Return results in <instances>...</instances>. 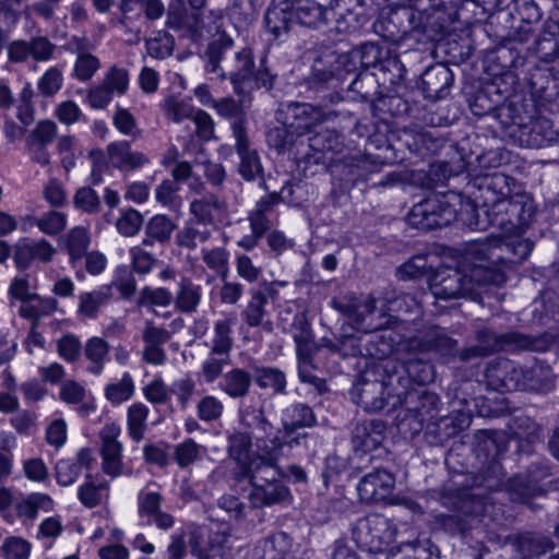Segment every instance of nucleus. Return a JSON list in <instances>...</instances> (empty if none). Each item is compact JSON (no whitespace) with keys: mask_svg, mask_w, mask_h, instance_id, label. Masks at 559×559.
<instances>
[{"mask_svg":"<svg viewBox=\"0 0 559 559\" xmlns=\"http://www.w3.org/2000/svg\"><path fill=\"white\" fill-rule=\"evenodd\" d=\"M384 302L386 312L414 314L416 317L421 313L420 304L409 294H396L395 290H386Z\"/></svg>","mask_w":559,"mask_h":559,"instance_id":"nucleus-54","label":"nucleus"},{"mask_svg":"<svg viewBox=\"0 0 559 559\" xmlns=\"http://www.w3.org/2000/svg\"><path fill=\"white\" fill-rule=\"evenodd\" d=\"M237 480L248 478L251 486L267 483H284V474L272 456L253 455L236 474Z\"/></svg>","mask_w":559,"mask_h":559,"instance_id":"nucleus-17","label":"nucleus"},{"mask_svg":"<svg viewBox=\"0 0 559 559\" xmlns=\"http://www.w3.org/2000/svg\"><path fill=\"white\" fill-rule=\"evenodd\" d=\"M511 181L513 179L502 173L478 175L468 182V193L484 209L511 197Z\"/></svg>","mask_w":559,"mask_h":559,"instance_id":"nucleus-10","label":"nucleus"},{"mask_svg":"<svg viewBox=\"0 0 559 559\" xmlns=\"http://www.w3.org/2000/svg\"><path fill=\"white\" fill-rule=\"evenodd\" d=\"M234 50V39L228 35L219 34L213 38L204 52L205 71L218 80H226V72Z\"/></svg>","mask_w":559,"mask_h":559,"instance_id":"nucleus-16","label":"nucleus"},{"mask_svg":"<svg viewBox=\"0 0 559 559\" xmlns=\"http://www.w3.org/2000/svg\"><path fill=\"white\" fill-rule=\"evenodd\" d=\"M479 201L464 198L461 193L449 191L433 195L415 204L407 214V223L420 230H432L449 226L459 221L469 229H486L487 217L480 218Z\"/></svg>","mask_w":559,"mask_h":559,"instance_id":"nucleus-2","label":"nucleus"},{"mask_svg":"<svg viewBox=\"0 0 559 559\" xmlns=\"http://www.w3.org/2000/svg\"><path fill=\"white\" fill-rule=\"evenodd\" d=\"M176 228V223L167 215H154L145 224V237L142 239V246L154 247L157 243L163 247L167 245Z\"/></svg>","mask_w":559,"mask_h":559,"instance_id":"nucleus-38","label":"nucleus"},{"mask_svg":"<svg viewBox=\"0 0 559 559\" xmlns=\"http://www.w3.org/2000/svg\"><path fill=\"white\" fill-rule=\"evenodd\" d=\"M552 344V337L547 334L533 336L518 331H509L500 334L499 352H546Z\"/></svg>","mask_w":559,"mask_h":559,"instance_id":"nucleus-32","label":"nucleus"},{"mask_svg":"<svg viewBox=\"0 0 559 559\" xmlns=\"http://www.w3.org/2000/svg\"><path fill=\"white\" fill-rule=\"evenodd\" d=\"M296 132L284 122L282 126L270 129L266 133V141L270 147L276 150L278 154L290 153L296 146V154L301 153L302 142H297Z\"/></svg>","mask_w":559,"mask_h":559,"instance_id":"nucleus-50","label":"nucleus"},{"mask_svg":"<svg viewBox=\"0 0 559 559\" xmlns=\"http://www.w3.org/2000/svg\"><path fill=\"white\" fill-rule=\"evenodd\" d=\"M284 123L298 135L310 131L313 127L324 122V114L308 103H288L281 111Z\"/></svg>","mask_w":559,"mask_h":559,"instance_id":"nucleus-18","label":"nucleus"},{"mask_svg":"<svg viewBox=\"0 0 559 559\" xmlns=\"http://www.w3.org/2000/svg\"><path fill=\"white\" fill-rule=\"evenodd\" d=\"M189 212L194 223L202 226L213 225L216 217L226 212V203L214 194L193 200L190 203Z\"/></svg>","mask_w":559,"mask_h":559,"instance_id":"nucleus-40","label":"nucleus"},{"mask_svg":"<svg viewBox=\"0 0 559 559\" xmlns=\"http://www.w3.org/2000/svg\"><path fill=\"white\" fill-rule=\"evenodd\" d=\"M254 68L252 49L249 47L235 48L226 72V80H230L236 95L247 97L249 74H252Z\"/></svg>","mask_w":559,"mask_h":559,"instance_id":"nucleus-20","label":"nucleus"},{"mask_svg":"<svg viewBox=\"0 0 559 559\" xmlns=\"http://www.w3.org/2000/svg\"><path fill=\"white\" fill-rule=\"evenodd\" d=\"M394 485L393 474L386 469L377 468L361 478L357 490L362 501L377 503L385 500L391 495Z\"/></svg>","mask_w":559,"mask_h":559,"instance_id":"nucleus-21","label":"nucleus"},{"mask_svg":"<svg viewBox=\"0 0 559 559\" xmlns=\"http://www.w3.org/2000/svg\"><path fill=\"white\" fill-rule=\"evenodd\" d=\"M548 469L546 467L538 472H534L528 477L518 475L507 480L506 490L509 492V497L513 502L526 503L537 489V481L548 476Z\"/></svg>","mask_w":559,"mask_h":559,"instance_id":"nucleus-41","label":"nucleus"},{"mask_svg":"<svg viewBox=\"0 0 559 559\" xmlns=\"http://www.w3.org/2000/svg\"><path fill=\"white\" fill-rule=\"evenodd\" d=\"M503 277L499 272L486 271L464 260L462 267L442 266L436 270L429 280V287L436 299L471 298L481 300V294L488 285L500 286Z\"/></svg>","mask_w":559,"mask_h":559,"instance_id":"nucleus-4","label":"nucleus"},{"mask_svg":"<svg viewBox=\"0 0 559 559\" xmlns=\"http://www.w3.org/2000/svg\"><path fill=\"white\" fill-rule=\"evenodd\" d=\"M236 152L239 156L238 173L247 181H253L258 178L263 179V167L258 152L250 148L247 134L242 133L240 126L235 128ZM264 183V180H262Z\"/></svg>","mask_w":559,"mask_h":559,"instance_id":"nucleus-25","label":"nucleus"},{"mask_svg":"<svg viewBox=\"0 0 559 559\" xmlns=\"http://www.w3.org/2000/svg\"><path fill=\"white\" fill-rule=\"evenodd\" d=\"M324 346L343 357L362 356L361 333L341 335L336 341H325Z\"/></svg>","mask_w":559,"mask_h":559,"instance_id":"nucleus-59","label":"nucleus"},{"mask_svg":"<svg viewBox=\"0 0 559 559\" xmlns=\"http://www.w3.org/2000/svg\"><path fill=\"white\" fill-rule=\"evenodd\" d=\"M266 304L267 300L264 292L251 290V298L241 312V317L247 325L250 328L262 325L266 331H272V322L264 321V317L266 316Z\"/></svg>","mask_w":559,"mask_h":559,"instance_id":"nucleus-48","label":"nucleus"},{"mask_svg":"<svg viewBox=\"0 0 559 559\" xmlns=\"http://www.w3.org/2000/svg\"><path fill=\"white\" fill-rule=\"evenodd\" d=\"M312 75V67L310 68V72L306 75L299 83L298 88L299 93L302 94L308 99L318 100L314 105L317 109H320L324 114V121L330 120L338 115V111L333 107L338 105L343 100V96L337 91H331L332 87L335 86V83L344 79V73L341 72L335 79L331 80L326 84H322L320 87L312 90L306 84L310 76Z\"/></svg>","mask_w":559,"mask_h":559,"instance_id":"nucleus-13","label":"nucleus"},{"mask_svg":"<svg viewBox=\"0 0 559 559\" xmlns=\"http://www.w3.org/2000/svg\"><path fill=\"white\" fill-rule=\"evenodd\" d=\"M211 237L212 231L209 227L190 221L177 231L175 242L180 249L194 251L200 245L206 243Z\"/></svg>","mask_w":559,"mask_h":559,"instance_id":"nucleus-46","label":"nucleus"},{"mask_svg":"<svg viewBox=\"0 0 559 559\" xmlns=\"http://www.w3.org/2000/svg\"><path fill=\"white\" fill-rule=\"evenodd\" d=\"M509 253L510 249L502 233L500 236H489L484 240L471 242L465 251V261L486 271L501 273L504 283L507 280L504 271L512 267Z\"/></svg>","mask_w":559,"mask_h":559,"instance_id":"nucleus-8","label":"nucleus"},{"mask_svg":"<svg viewBox=\"0 0 559 559\" xmlns=\"http://www.w3.org/2000/svg\"><path fill=\"white\" fill-rule=\"evenodd\" d=\"M381 48L373 43L362 44L358 49L347 53H338L332 49H324L313 59L312 75L306 82L312 90L322 84L329 83L343 72L349 74L357 69V64L364 70L380 67L386 70L391 66L402 70V64L396 59L381 61Z\"/></svg>","mask_w":559,"mask_h":559,"instance_id":"nucleus-3","label":"nucleus"},{"mask_svg":"<svg viewBox=\"0 0 559 559\" xmlns=\"http://www.w3.org/2000/svg\"><path fill=\"white\" fill-rule=\"evenodd\" d=\"M399 374L403 377L402 384H396L400 390H409L411 381L425 385L433 382L436 377L435 366L429 360L419 357L406 359L403 364L399 362Z\"/></svg>","mask_w":559,"mask_h":559,"instance_id":"nucleus-34","label":"nucleus"},{"mask_svg":"<svg viewBox=\"0 0 559 559\" xmlns=\"http://www.w3.org/2000/svg\"><path fill=\"white\" fill-rule=\"evenodd\" d=\"M481 212L487 217V227H497L506 234L523 231L535 214L533 201L525 194L511 195L481 209Z\"/></svg>","mask_w":559,"mask_h":559,"instance_id":"nucleus-6","label":"nucleus"},{"mask_svg":"<svg viewBox=\"0 0 559 559\" xmlns=\"http://www.w3.org/2000/svg\"><path fill=\"white\" fill-rule=\"evenodd\" d=\"M523 231H513L504 234L507 245L510 249V260H512V266L522 263L531 254L534 242L528 238L522 237Z\"/></svg>","mask_w":559,"mask_h":559,"instance_id":"nucleus-63","label":"nucleus"},{"mask_svg":"<svg viewBox=\"0 0 559 559\" xmlns=\"http://www.w3.org/2000/svg\"><path fill=\"white\" fill-rule=\"evenodd\" d=\"M56 45L45 36L32 37L29 41L14 40L8 46L9 60L15 63L26 62L32 57L37 62L52 58Z\"/></svg>","mask_w":559,"mask_h":559,"instance_id":"nucleus-19","label":"nucleus"},{"mask_svg":"<svg viewBox=\"0 0 559 559\" xmlns=\"http://www.w3.org/2000/svg\"><path fill=\"white\" fill-rule=\"evenodd\" d=\"M174 300L177 310L180 312H195L201 301V286L194 284L188 277H182L178 283V289Z\"/></svg>","mask_w":559,"mask_h":559,"instance_id":"nucleus-53","label":"nucleus"},{"mask_svg":"<svg viewBox=\"0 0 559 559\" xmlns=\"http://www.w3.org/2000/svg\"><path fill=\"white\" fill-rule=\"evenodd\" d=\"M519 140L521 145L526 147H548L559 141V131L554 128L550 120L537 118L520 129Z\"/></svg>","mask_w":559,"mask_h":559,"instance_id":"nucleus-26","label":"nucleus"},{"mask_svg":"<svg viewBox=\"0 0 559 559\" xmlns=\"http://www.w3.org/2000/svg\"><path fill=\"white\" fill-rule=\"evenodd\" d=\"M496 436L497 433L491 430L477 432L479 451L487 452V455L492 453V457L485 469L474 478L469 488H447L440 497L443 506L459 508L467 514H486L492 507L487 492L507 487L506 473L500 461L496 459L499 452Z\"/></svg>","mask_w":559,"mask_h":559,"instance_id":"nucleus-1","label":"nucleus"},{"mask_svg":"<svg viewBox=\"0 0 559 559\" xmlns=\"http://www.w3.org/2000/svg\"><path fill=\"white\" fill-rule=\"evenodd\" d=\"M453 510L451 514H440L437 518L441 527L451 535H464L469 528V516H483L484 514H467L463 510L454 507L445 506Z\"/></svg>","mask_w":559,"mask_h":559,"instance_id":"nucleus-56","label":"nucleus"},{"mask_svg":"<svg viewBox=\"0 0 559 559\" xmlns=\"http://www.w3.org/2000/svg\"><path fill=\"white\" fill-rule=\"evenodd\" d=\"M253 376L242 368H233L223 374L218 388L230 399H243L248 395Z\"/></svg>","mask_w":559,"mask_h":559,"instance_id":"nucleus-44","label":"nucleus"},{"mask_svg":"<svg viewBox=\"0 0 559 559\" xmlns=\"http://www.w3.org/2000/svg\"><path fill=\"white\" fill-rule=\"evenodd\" d=\"M332 20L333 29L338 34L356 33L367 23V16L361 12L358 0H337L329 9V21Z\"/></svg>","mask_w":559,"mask_h":559,"instance_id":"nucleus-15","label":"nucleus"},{"mask_svg":"<svg viewBox=\"0 0 559 559\" xmlns=\"http://www.w3.org/2000/svg\"><path fill=\"white\" fill-rule=\"evenodd\" d=\"M396 533L393 522L378 513L368 514L357 520L352 528L355 543L374 554L388 549L394 543Z\"/></svg>","mask_w":559,"mask_h":559,"instance_id":"nucleus-7","label":"nucleus"},{"mask_svg":"<svg viewBox=\"0 0 559 559\" xmlns=\"http://www.w3.org/2000/svg\"><path fill=\"white\" fill-rule=\"evenodd\" d=\"M329 9L314 0H300L292 9L293 17L299 24L314 27L319 23L329 22Z\"/></svg>","mask_w":559,"mask_h":559,"instance_id":"nucleus-45","label":"nucleus"},{"mask_svg":"<svg viewBox=\"0 0 559 559\" xmlns=\"http://www.w3.org/2000/svg\"><path fill=\"white\" fill-rule=\"evenodd\" d=\"M403 377L399 374V361L373 362L353 384L349 395L354 403L366 412H379L385 407L389 399H396V391Z\"/></svg>","mask_w":559,"mask_h":559,"instance_id":"nucleus-5","label":"nucleus"},{"mask_svg":"<svg viewBox=\"0 0 559 559\" xmlns=\"http://www.w3.org/2000/svg\"><path fill=\"white\" fill-rule=\"evenodd\" d=\"M316 423V415L309 405L305 403L292 404L283 413V429L281 431L283 433V439L289 447H293L294 444L298 445L301 440L307 438V433H298L295 436L297 430L312 427Z\"/></svg>","mask_w":559,"mask_h":559,"instance_id":"nucleus-12","label":"nucleus"},{"mask_svg":"<svg viewBox=\"0 0 559 559\" xmlns=\"http://www.w3.org/2000/svg\"><path fill=\"white\" fill-rule=\"evenodd\" d=\"M56 253V249L46 239L32 240L22 238L14 245L13 260L19 270H27L32 262L37 260L49 263Z\"/></svg>","mask_w":559,"mask_h":559,"instance_id":"nucleus-22","label":"nucleus"},{"mask_svg":"<svg viewBox=\"0 0 559 559\" xmlns=\"http://www.w3.org/2000/svg\"><path fill=\"white\" fill-rule=\"evenodd\" d=\"M292 547V540L284 532H277L257 543L253 556L257 559H286Z\"/></svg>","mask_w":559,"mask_h":559,"instance_id":"nucleus-42","label":"nucleus"},{"mask_svg":"<svg viewBox=\"0 0 559 559\" xmlns=\"http://www.w3.org/2000/svg\"><path fill=\"white\" fill-rule=\"evenodd\" d=\"M253 381L262 390H270L273 394H286L287 380L284 371L276 367H254Z\"/></svg>","mask_w":559,"mask_h":559,"instance_id":"nucleus-49","label":"nucleus"},{"mask_svg":"<svg viewBox=\"0 0 559 559\" xmlns=\"http://www.w3.org/2000/svg\"><path fill=\"white\" fill-rule=\"evenodd\" d=\"M401 404L414 419V431H420L425 423L436 419L439 415L440 399L435 393L423 386L411 390L396 391V401L392 405Z\"/></svg>","mask_w":559,"mask_h":559,"instance_id":"nucleus-9","label":"nucleus"},{"mask_svg":"<svg viewBox=\"0 0 559 559\" xmlns=\"http://www.w3.org/2000/svg\"><path fill=\"white\" fill-rule=\"evenodd\" d=\"M376 298L372 295L345 294L333 298L331 306L342 316L350 320L356 325H362L368 316L376 310Z\"/></svg>","mask_w":559,"mask_h":559,"instance_id":"nucleus-23","label":"nucleus"},{"mask_svg":"<svg viewBox=\"0 0 559 559\" xmlns=\"http://www.w3.org/2000/svg\"><path fill=\"white\" fill-rule=\"evenodd\" d=\"M229 252L224 247L202 249V261L209 270L225 280L228 273Z\"/></svg>","mask_w":559,"mask_h":559,"instance_id":"nucleus-60","label":"nucleus"},{"mask_svg":"<svg viewBox=\"0 0 559 559\" xmlns=\"http://www.w3.org/2000/svg\"><path fill=\"white\" fill-rule=\"evenodd\" d=\"M163 109L168 119L180 123L186 119L191 120L198 108H194L188 100L169 96L164 100Z\"/></svg>","mask_w":559,"mask_h":559,"instance_id":"nucleus-64","label":"nucleus"},{"mask_svg":"<svg viewBox=\"0 0 559 559\" xmlns=\"http://www.w3.org/2000/svg\"><path fill=\"white\" fill-rule=\"evenodd\" d=\"M385 424L380 419L358 423L352 432V443L355 451L365 453L381 445L384 440Z\"/></svg>","mask_w":559,"mask_h":559,"instance_id":"nucleus-33","label":"nucleus"},{"mask_svg":"<svg viewBox=\"0 0 559 559\" xmlns=\"http://www.w3.org/2000/svg\"><path fill=\"white\" fill-rule=\"evenodd\" d=\"M408 352H435L440 356L452 357L457 352V341L449 336L445 329L438 325L427 326L419 335L407 340Z\"/></svg>","mask_w":559,"mask_h":559,"instance_id":"nucleus-11","label":"nucleus"},{"mask_svg":"<svg viewBox=\"0 0 559 559\" xmlns=\"http://www.w3.org/2000/svg\"><path fill=\"white\" fill-rule=\"evenodd\" d=\"M90 246V235L84 227H74L67 235V250L70 255V262L75 266L87 251Z\"/></svg>","mask_w":559,"mask_h":559,"instance_id":"nucleus-58","label":"nucleus"},{"mask_svg":"<svg viewBox=\"0 0 559 559\" xmlns=\"http://www.w3.org/2000/svg\"><path fill=\"white\" fill-rule=\"evenodd\" d=\"M308 150L304 153V159L309 164L324 163L325 155L337 153L343 147L341 135L330 129L321 130L308 139Z\"/></svg>","mask_w":559,"mask_h":559,"instance_id":"nucleus-29","label":"nucleus"},{"mask_svg":"<svg viewBox=\"0 0 559 559\" xmlns=\"http://www.w3.org/2000/svg\"><path fill=\"white\" fill-rule=\"evenodd\" d=\"M362 341V357H371L381 361L388 357L394 348L395 341L392 337H386L381 334H374L372 332L361 333Z\"/></svg>","mask_w":559,"mask_h":559,"instance_id":"nucleus-52","label":"nucleus"},{"mask_svg":"<svg viewBox=\"0 0 559 559\" xmlns=\"http://www.w3.org/2000/svg\"><path fill=\"white\" fill-rule=\"evenodd\" d=\"M508 543L521 559H537L554 548L549 537L534 532L511 535Z\"/></svg>","mask_w":559,"mask_h":559,"instance_id":"nucleus-30","label":"nucleus"},{"mask_svg":"<svg viewBox=\"0 0 559 559\" xmlns=\"http://www.w3.org/2000/svg\"><path fill=\"white\" fill-rule=\"evenodd\" d=\"M399 140L409 152L420 155L435 153L439 147V141L430 132L418 127L404 128Z\"/></svg>","mask_w":559,"mask_h":559,"instance_id":"nucleus-43","label":"nucleus"},{"mask_svg":"<svg viewBox=\"0 0 559 559\" xmlns=\"http://www.w3.org/2000/svg\"><path fill=\"white\" fill-rule=\"evenodd\" d=\"M107 154L110 164L121 171L135 170L150 163L148 157L142 152L131 151L130 143L127 141L109 144Z\"/></svg>","mask_w":559,"mask_h":559,"instance_id":"nucleus-35","label":"nucleus"},{"mask_svg":"<svg viewBox=\"0 0 559 559\" xmlns=\"http://www.w3.org/2000/svg\"><path fill=\"white\" fill-rule=\"evenodd\" d=\"M251 487L248 499L250 506L255 509L281 503L289 497V489L284 483H267Z\"/></svg>","mask_w":559,"mask_h":559,"instance_id":"nucleus-39","label":"nucleus"},{"mask_svg":"<svg viewBox=\"0 0 559 559\" xmlns=\"http://www.w3.org/2000/svg\"><path fill=\"white\" fill-rule=\"evenodd\" d=\"M519 390L537 393H548L555 388V376L551 368L536 361L532 366L520 365Z\"/></svg>","mask_w":559,"mask_h":559,"instance_id":"nucleus-28","label":"nucleus"},{"mask_svg":"<svg viewBox=\"0 0 559 559\" xmlns=\"http://www.w3.org/2000/svg\"><path fill=\"white\" fill-rule=\"evenodd\" d=\"M453 84V73L443 63H436L427 68L421 74V91L425 98L439 100L449 95Z\"/></svg>","mask_w":559,"mask_h":559,"instance_id":"nucleus-24","label":"nucleus"},{"mask_svg":"<svg viewBox=\"0 0 559 559\" xmlns=\"http://www.w3.org/2000/svg\"><path fill=\"white\" fill-rule=\"evenodd\" d=\"M112 298L111 286H102L99 289L86 292L79 296L78 312L85 318H96L100 308Z\"/></svg>","mask_w":559,"mask_h":559,"instance_id":"nucleus-51","label":"nucleus"},{"mask_svg":"<svg viewBox=\"0 0 559 559\" xmlns=\"http://www.w3.org/2000/svg\"><path fill=\"white\" fill-rule=\"evenodd\" d=\"M265 27L275 38H281L288 34L294 17L290 9L273 7L265 13Z\"/></svg>","mask_w":559,"mask_h":559,"instance_id":"nucleus-55","label":"nucleus"},{"mask_svg":"<svg viewBox=\"0 0 559 559\" xmlns=\"http://www.w3.org/2000/svg\"><path fill=\"white\" fill-rule=\"evenodd\" d=\"M163 497L158 492H144L139 496V514L147 518L148 523H155L160 530H169L174 525V518L163 512L160 504Z\"/></svg>","mask_w":559,"mask_h":559,"instance_id":"nucleus-37","label":"nucleus"},{"mask_svg":"<svg viewBox=\"0 0 559 559\" xmlns=\"http://www.w3.org/2000/svg\"><path fill=\"white\" fill-rule=\"evenodd\" d=\"M229 365L230 356L212 354V350H210L207 358L202 362L199 374L205 383H213L219 377H223L224 369Z\"/></svg>","mask_w":559,"mask_h":559,"instance_id":"nucleus-62","label":"nucleus"},{"mask_svg":"<svg viewBox=\"0 0 559 559\" xmlns=\"http://www.w3.org/2000/svg\"><path fill=\"white\" fill-rule=\"evenodd\" d=\"M471 418L461 415L456 418L441 416L427 425L426 439L432 445H443L449 439L455 437L461 430L468 427Z\"/></svg>","mask_w":559,"mask_h":559,"instance_id":"nucleus-31","label":"nucleus"},{"mask_svg":"<svg viewBox=\"0 0 559 559\" xmlns=\"http://www.w3.org/2000/svg\"><path fill=\"white\" fill-rule=\"evenodd\" d=\"M476 345L465 347L459 352V359L462 362L476 358H483L498 353L500 347V334L495 331L483 328L476 331Z\"/></svg>","mask_w":559,"mask_h":559,"instance_id":"nucleus-36","label":"nucleus"},{"mask_svg":"<svg viewBox=\"0 0 559 559\" xmlns=\"http://www.w3.org/2000/svg\"><path fill=\"white\" fill-rule=\"evenodd\" d=\"M120 433V428L115 425H106L100 433L102 440V456H103V471L116 477L121 473V451L122 445L117 440Z\"/></svg>","mask_w":559,"mask_h":559,"instance_id":"nucleus-27","label":"nucleus"},{"mask_svg":"<svg viewBox=\"0 0 559 559\" xmlns=\"http://www.w3.org/2000/svg\"><path fill=\"white\" fill-rule=\"evenodd\" d=\"M239 102L235 100L231 97H224L218 100H213V107L217 111V114L225 119H233L231 130L235 135L236 126H240L242 133L247 134V115L243 109L246 105V98L242 97Z\"/></svg>","mask_w":559,"mask_h":559,"instance_id":"nucleus-47","label":"nucleus"},{"mask_svg":"<svg viewBox=\"0 0 559 559\" xmlns=\"http://www.w3.org/2000/svg\"><path fill=\"white\" fill-rule=\"evenodd\" d=\"M520 365L508 358H496L485 369V381L489 389L498 392L519 390Z\"/></svg>","mask_w":559,"mask_h":559,"instance_id":"nucleus-14","label":"nucleus"},{"mask_svg":"<svg viewBox=\"0 0 559 559\" xmlns=\"http://www.w3.org/2000/svg\"><path fill=\"white\" fill-rule=\"evenodd\" d=\"M109 352L108 343L100 337L90 338L84 348L86 358L91 361L88 370L94 374H99L104 368V360Z\"/></svg>","mask_w":559,"mask_h":559,"instance_id":"nucleus-61","label":"nucleus"},{"mask_svg":"<svg viewBox=\"0 0 559 559\" xmlns=\"http://www.w3.org/2000/svg\"><path fill=\"white\" fill-rule=\"evenodd\" d=\"M231 325V319H223L215 322L210 347L212 354L230 356L233 348Z\"/></svg>","mask_w":559,"mask_h":559,"instance_id":"nucleus-57","label":"nucleus"}]
</instances>
